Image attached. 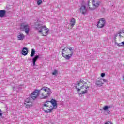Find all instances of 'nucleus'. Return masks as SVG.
I'll return each instance as SVG.
<instances>
[{
    "label": "nucleus",
    "mask_w": 124,
    "mask_h": 124,
    "mask_svg": "<svg viewBox=\"0 0 124 124\" xmlns=\"http://www.w3.org/2000/svg\"><path fill=\"white\" fill-rule=\"evenodd\" d=\"M6 13V11L4 10H0V18H3L4 17V15Z\"/></svg>",
    "instance_id": "ddd939ff"
},
{
    "label": "nucleus",
    "mask_w": 124,
    "mask_h": 124,
    "mask_svg": "<svg viewBox=\"0 0 124 124\" xmlns=\"http://www.w3.org/2000/svg\"><path fill=\"white\" fill-rule=\"evenodd\" d=\"M88 80L84 79L80 80L76 83L75 88L77 92L79 93L80 94H85L87 93L88 90H89V85L87 83Z\"/></svg>",
    "instance_id": "f03ea898"
},
{
    "label": "nucleus",
    "mask_w": 124,
    "mask_h": 124,
    "mask_svg": "<svg viewBox=\"0 0 124 124\" xmlns=\"http://www.w3.org/2000/svg\"><path fill=\"white\" fill-rule=\"evenodd\" d=\"M105 19L104 18H101L99 20V22L97 23V27L99 29H101L105 26Z\"/></svg>",
    "instance_id": "1a4fd4ad"
},
{
    "label": "nucleus",
    "mask_w": 124,
    "mask_h": 124,
    "mask_svg": "<svg viewBox=\"0 0 124 124\" xmlns=\"http://www.w3.org/2000/svg\"><path fill=\"white\" fill-rule=\"evenodd\" d=\"M35 54V50L34 49H32L30 56L31 57H33L34 56Z\"/></svg>",
    "instance_id": "aec40b11"
},
{
    "label": "nucleus",
    "mask_w": 124,
    "mask_h": 124,
    "mask_svg": "<svg viewBox=\"0 0 124 124\" xmlns=\"http://www.w3.org/2000/svg\"><path fill=\"white\" fill-rule=\"evenodd\" d=\"M58 74V71L57 70H54V72H52V75H57Z\"/></svg>",
    "instance_id": "4be33fe9"
},
{
    "label": "nucleus",
    "mask_w": 124,
    "mask_h": 124,
    "mask_svg": "<svg viewBox=\"0 0 124 124\" xmlns=\"http://www.w3.org/2000/svg\"><path fill=\"white\" fill-rule=\"evenodd\" d=\"M105 82H107L106 79H103L101 78H99L96 80L95 83L98 87H101Z\"/></svg>",
    "instance_id": "6e6552de"
},
{
    "label": "nucleus",
    "mask_w": 124,
    "mask_h": 124,
    "mask_svg": "<svg viewBox=\"0 0 124 124\" xmlns=\"http://www.w3.org/2000/svg\"><path fill=\"white\" fill-rule=\"evenodd\" d=\"M35 30H38V32L42 36H47L49 33V29H48L45 26H41L40 25H38L35 27Z\"/></svg>",
    "instance_id": "39448f33"
},
{
    "label": "nucleus",
    "mask_w": 124,
    "mask_h": 124,
    "mask_svg": "<svg viewBox=\"0 0 124 124\" xmlns=\"http://www.w3.org/2000/svg\"><path fill=\"white\" fill-rule=\"evenodd\" d=\"M74 47L73 46H66L62 49V57L66 59V60H69L72 56H73V50Z\"/></svg>",
    "instance_id": "20e7f679"
},
{
    "label": "nucleus",
    "mask_w": 124,
    "mask_h": 124,
    "mask_svg": "<svg viewBox=\"0 0 124 124\" xmlns=\"http://www.w3.org/2000/svg\"><path fill=\"white\" fill-rule=\"evenodd\" d=\"M104 124H113V123H112V122L110 121H108L105 122V123Z\"/></svg>",
    "instance_id": "b1692460"
},
{
    "label": "nucleus",
    "mask_w": 124,
    "mask_h": 124,
    "mask_svg": "<svg viewBox=\"0 0 124 124\" xmlns=\"http://www.w3.org/2000/svg\"><path fill=\"white\" fill-rule=\"evenodd\" d=\"M25 36L22 33H20L19 35L17 36V38H18V40H23L24 38H25Z\"/></svg>",
    "instance_id": "4468645a"
},
{
    "label": "nucleus",
    "mask_w": 124,
    "mask_h": 124,
    "mask_svg": "<svg viewBox=\"0 0 124 124\" xmlns=\"http://www.w3.org/2000/svg\"><path fill=\"white\" fill-rule=\"evenodd\" d=\"M124 37V32L120 31H118V33L115 35V36L114 38L115 42H121V38Z\"/></svg>",
    "instance_id": "423d86ee"
},
{
    "label": "nucleus",
    "mask_w": 124,
    "mask_h": 124,
    "mask_svg": "<svg viewBox=\"0 0 124 124\" xmlns=\"http://www.w3.org/2000/svg\"><path fill=\"white\" fill-rule=\"evenodd\" d=\"M88 8L90 10H94V9H96V7H94V5H93V4L92 5H90V4H88Z\"/></svg>",
    "instance_id": "dca6fc26"
},
{
    "label": "nucleus",
    "mask_w": 124,
    "mask_h": 124,
    "mask_svg": "<svg viewBox=\"0 0 124 124\" xmlns=\"http://www.w3.org/2000/svg\"><path fill=\"white\" fill-rule=\"evenodd\" d=\"M101 77H104V76H105V73H102L101 74Z\"/></svg>",
    "instance_id": "393cba45"
},
{
    "label": "nucleus",
    "mask_w": 124,
    "mask_h": 124,
    "mask_svg": "<svg viewBox=\"0 0 124 124\" xmlns=\"http://www.w3.org/2000/svg\"><path fill=\"white\" fill-rule=\"evenodd\" d=\"M110 108H111L110 106H105L103 107V109L104 111H107Z\"/></svg>",
    "instance_id": "6ab92c4d"
},
{
    "label": "nucleus",
    "mask_w": 124,
    "mask_h": 124,
    "mask_svg": "<svg viewBox=\"0 0 124 124\" xmlns=\"http://www.w3.org/2000/svg\"><path fill=\"white\" fill-rule=\"evenodd\" d=\"M24 104L26 105V108H29V107H31L33 105L32 101H31V100L30 98H27L25 99Z\"/></svg>",
    "instance_id": "9d476101"
},
{
    "label": "nucleus",
    "mask_w": 124,
    "mask_h": 124,
    "mask_svg": "<svg viewBox=\"0 0 124 124\" xmlns=\"http://www.w3.org/2000/svg\"><path fill=\"white\" fill-rule=\"evenodd\" d=\"M22 54L23 56H26V55H28V48L24 47L22 50Z\"/></svg>",
    "instance_id": "2eb2a0df"
},
{
    "label": "nucleus",
    "mask_w": 124,
    "mask_h": 124,
    "mask_svg": "<svg viewBox=\"0 0 124 124\" xmlns=\"http://www.w3.org/2000/svg\"><path fill=\"white\" fill-rule=\"evenodd\" d=\"M92 3L96 8H97V7L100 5L99 0H92Z\"/></svg>",
    "instance_id": "9b49d317"
},
{
    "label": "nucleus",
    "mask_w": 124,
    "mask_h": 124,
    "mask_svg": "<svg viewBox=\"0 0 124 124\" xmlns=\"http://www.w3.org/2000/svg\"><path fill=\"white\" fill-rule=\"evenodd\" d=\"M42 3V0H38L37 1V4L38 5H40Z\"/></svg>",
    "instance_id": "5701e85b"
},
{
    "label": "nucleus",
    "mask_w": 124,
    "mask_h": 124,
    "mask_svg": "<svg viewBox=\"0 0 124 124\" xmlns=\"http://www.w3.org/2000/svg\"><path fill=\"white\" fill-rule=\"evenodd\" d=\"M80 9V12L82 14H86V13H87V9L85 6H84V5L81 6Z\"/></svg>",
    "instance_id": "f8f14e48"
},
{
    "label": "nucleus",
    "mask_w": 124,
    "mask_h": 124,
    "mask_svg": "<svg viewBox=\"0 0 124 124\" xmlns=\"http://www.w3.org/2000/svg\"><path fill=\"white\" fill-rule=\"evenodd\" d=\"M122 80H123V82L124 83V75L123 76V77H122Z\"/></svg>",
    "instance_id": "bb28decb"
},
{
    "label": "nucleus",
    "mask_w": 124,
    "mask_h": 124,
    "mask_svg": "<svg viewBox=\"0 0 124 124\" xmlns=\"http://www.w3.org/2000/svg\"><path fill=\"white\" fill-rule=\"evenodd\" d=\"M76 22L74 18H72L71 19L70 25L71 26V27H74L75 26Z\"/></svg>",
    "instance_id": "a211bd4d"
},
{
    "label": "nucleus",
    "mask_w": 124,
    "mask_h": 124,
    "mask_svg": "<svg viewBox=\"0 0 124 124\" xmlns=\"http://www.w3.org/2000/svg\"><path fill=\"white\" fill-rule=\"evenodd\" d=\"M57 107H58L57 101L52 99L51 101H46L44 103L42 110L45 113H51L54 110V108H57Z\"/></svg>",
    "instance_id": "7ed1b4c3"
},
{
    "label": "nucleus",
    "mask_w": 124,
    "mask_h": 124,
    "mask_svg": "<svg viewBox=\"0 0 124 124\" xmlns=\"http://www.w3.org/2000/svg\"><path fill=\"white\" fill-rule=\"evenodd\" d=\"M118 42H115L116 44H117V46H124V42H122L120 43H118Z\"/></svg>",
    "instance_id": "412c9836"
},
{
    "label": "nucleus",
    "mask_w": 124,
    "mask_h": 124,
    "mask_svg": "<svg viewBox=\"0 0 124 124\" xmlns=\"http://www.w3.org/2000/svg\"><path fill=\"white\" fill-rule=\"evenodd\" d=\"M20 30L25 31V33L29 34V32H30V26H29V24H26L25 23H22L20 26Z\"/></svg>",
    "instance_id": "0eeeda50"
},
{
    "label": "nucleus",
    "mask_w": 124,
    "mask_h": 124,
    "mask_svg": "<svg viewBox=\"0 0 124 124\" xmlns=\"http://www.w3.org/2000/svg\"><path fill=\"white\" fill-rule=\"evenodd\" d=\"M39 58V56L38 55H35L34 57L32 59V62H33V65H35V62H36V60L37 59Z\"/></svg>",
    "instance_id": "f3484780"
},
{
    "label": "nucleus",
    "mask_w": 124,
    "mask_h": 124,
    "mask_svg": "<svg viewBox=\"0 0 124 124\" xmlns=\"http://www.w3.org/2000/svg\"><path fill=\"white\" fill-rule=\"evenodd\" d=\"M52 93L51 89L49 88L43 87L40 90H35L31 94V98L35 99L40 94V98L41 99L48 98Z\"/></svg>",
    "instance_id": "f257e3e1"
},
{
    "label": "nucleus",
    "mask_w": 124,
    "mask_h": 124,
    "mask_svg": "<svg viewBox=\"0 0 124 124\" xmlns=\"http://www.w3.org/2000/svg\"><path fill=\"white\" fill-rule=\"evenodd\" d=\"M0 116H2V113H1V110L0 109Z\"/></svg>",
    "instance_id": "a878e982"
}]
</instances>
